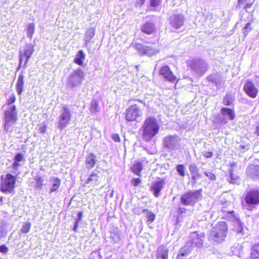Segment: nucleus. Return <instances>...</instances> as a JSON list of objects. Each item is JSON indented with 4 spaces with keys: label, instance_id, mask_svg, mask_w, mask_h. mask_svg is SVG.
Returning <instances> with one entry per match:
<instances>
[{
    "label": "nucleus",
    "instance_id": "obj_1",
    "mask_svg": "<svg viewBox=\"0 0 259 259\" xmlns=\"http://www.w3.org/2000/svg\"><path fill=\"white\" fill-rule=\"evenodd\" d=\"M229 233V226L226 221H221L212 225L208 235V241L213 245L224 242Z\"/></svg>",
    "mask_w": 259,
    "mask_h": 259
},
{
    "label": "nucleus",
    "instance_id": "obj_2",
    "mask_svg": "<svg viewBox=\"0 0 259 259\" xmlns=\"http://www.w3.org/2000/svg\"><path fill=\"white\" fill-rule=\"evenodd\" d=\"M141 128L143 131V139L148 142L159 133L160 125L157 119L150 116L145 118Z\"/></svg>",
    "mask_w": 259,
    "mask_h": 259
},
{
    "label": "nucleus",
    "instance_id": "obj_3",
    "mask_svg": "<svg viewBox=\"0 0 259 259\" xmlns=\"http://www.w3.org/2000/svg\"><path fill=\"white\" fill-rule=\"evenodd\" d=\"M17 177L11 173L3 175L0 179V191L4 193H13L17 182Z\"/></svg>",
    "mask_w": 259,
    "mask_h": 259
},
{
    "label": "nucleus",
    "instance_id": "obj_4",
    "mask_svg": "<svg viewBox=\"0 0 259 259\" xmlns=\"http://www.w3.org/2000/svg\"><path fill=\"white\" fill-rule=\"evenodd\" d=\"M134 48L141 55L149 56L155 55L159 52V48L156 43L153 42L151 45H145L140 42H134Z\"/></svg>",
    "mask_w": 259,
    "mask_h": 259
},
{
    "label": "nucleus",
    "instance_id": "obj_5",
    "mask_svg": "<svg viewBox=\"0 0 259 259\" xmlns=\"http://www.w3.org/2000/svg\"><path fill=\"white\" fill-rule=\"evenodd\" d=\"M201 190L189 191L181 195V202L184 205H194L201 196Z\"/></svg>",
    "mask_w": 259,
    "mask_h": 259
},
{
    "label": "nucleus",
    "instance_id": "obj_6",
    "mask_svg": "<svg viewBox=\"0 0 259 259\" xmlns=\"http://www.w3.org/2000/svg\"><path fill=\"white\" fill-rule=\"evenodd\" d=\"M244 200L251 211L256 206L259 205V188H253L247 191Z\"/></svg>",
    "mask_w": 259,
    "mask_h": 259
},
{
    "label": "nucleus",
    "instance_id": "obj_7",
    "mask_svg": "<svg viewBox=\"0 0 259 259\" xmlns=\"http://www.w3.org/2000/svg\"><path fill=\"white\" fill-rule=\"evenodd\" d=\"M16 109V106L15 105H12L9 109L5 111V124L4 126L5 130L8 131L11 124L15 123L17 121L18 117Z\"/></svg>",
    "mask_w": 259,
    "mask_h": 259
},
{
    "label": "nucleus",
    "instance_id": "obj_8",
    "mask_svg": "<svg viewBox=\"0 0 259 259\" xmlns=\"http://www.w3.org/2000/svg\"><path fill=\"white\" fill-rule=\"evenodd\" d=\"M72 114L70 109L66 105H62V110L58 117V127L60 130L65 128L70 123Z\"/></svg>",
    "mask_w": 259,
    "mask_h": 259
},
{
    "label": "nucleus",
    "instance_id": "obj_9",
    "mask_svg": "<svg viewBox=\"0 0 259 259\" xmlns=\"http://www.w3.org/2000/svg\"><path fill=\"white\" fill-rule=\"evenodd\" d=\"M124 114L125 120L129 122L138 121V119L143 115L141 109L136 104L128 107Z\"/></svg>",
    "mask_w": 259,
    "mask_h": 259
},
{
    "label": "nucleus",
    "instance_id": "obj_10",
    "mask_svg": "<svg viewBox=\"0 0 259 259\" xmlns=\"http://www.w3.org/2000/svg\"><path fill=\"white\" fill-rule=\"evenodd\" d=\"M34 52V46L28 44L25 46L24 50L19 51V64L17 70H19L22 64L23 60H25L24 67L26 66L29 60Z\"/></svg>",
    "mask_w": 259,
    "mask_h": 259
},
{
    "label": "nucleus",
    "instance_id": "obj_11",
    "mask_svg": "<svg viewBox=\"0 0 259 259\" xmlns=\"http://www.w3.org/2000/svg\"><path fill=\"white\" fill-rule=\"evenodd\" d=\"M84 77V73L81 69L75 70L68 78V84L72 88L75 87L81 83Z\"/></svg>",
    "mask_w": 259,
    "mask_h": 259
},
{
    "label": "nucleus",
    "instance_id": "obj_12",
    "mask_svg": "<svg viewBox=\"0 0 259 259\" xmlns=\"http://www.w3.org/2000/svg\"><path fill=\"white\" fill-rule=\"evenodd\" d=\"M159 74L165 80L171 83H175V85L179 81L177 76L174 73L169 66L167 65H163L160 68Z\"/></svg>",
    "mask_w": 259,
    "mask_h": 259
},
{
    "label": "nucleus",
    "instance_id": "obj_13",
    "mask_svg": "<svg viewBox=\"0 0 259 259\" xmlns=\"http://www.w3.org/2000/svg\"><path fill=\"white\" fill-rule=\"evenodd\" d=\"M245 93L250 98H255L258 94V89L255 87L253 81L250 79L247 80L243 86Z\"/></svg>",
    "mask_w": 259,
    "mask_h": 259
},
{
    "label": "nucleus",
    "instance_id": "obj_14",
    "mask_svg": "<svg viewBox=\"0 0 259 259\" xmlns=\"http://www.w3.org/2000/svg\"><path fill=\"white\" fill-rule=\"evenodd\" d=\"M179 141V138L177 135H168L163 138V146L165 148L174 150Z\"/></svg>",
    "mask_w": 259,
    "mask_h": 259
},
{
    "label": "nucleus",
    "instance_id": "obj_15",
    "mask_svg": "<svg viewBox=\"0 0 259 259\" xmlns=\"http://www.w3.org/2000/svg\"><path fill=\"white\" fill-rule=\"evenodd\" d=\"M165 180L163 179L158 178L150 186V189L153 192L155 197H158L165 185Z\"/></svg>",
    "mask_w": 259,
    "mask_h": 259
},
{
    "label": "nucleus",
    "instance_id": "obj_16",
    "mask_svg": "<svg viewBox=\"0 0 259 259\" xmlns=\"http://www.w3.org/2000/svg\"><path fill=\"white\" fill-rule=\"evenodd\" d=\"M141 30L146 34L151 35L156 32L157 28L154 22L148 21L141 25Z\"/></svg>",
    "mask_w": 259,
    "mask_h": 259
},
{
    "label": "nucleus",
    "instance_id": "obj_17",
    "mask_svg": "<svg viewBox=\"0 0 259 259\" xmlns=\"http://www.w3.org/2000/svg\"><path fill=\"white\" fill-rule=\"evenodd\" d=\"M97 159L96 156L93 153H90L85 157V164L89 169H91L95 167L97 164Z\"/></svg>",
    "mask_w": 259,
    "mask_h": 259
},
{
    "label": "nucleus",
    "instance_id": "obj_18",
    "mask_svg": "<svg viewBox=\"0 0 259 259\" xmlns=\"http://www.w3.org/2000/svg\"><path fill=\"white\" fill-rule=\"evenodd\" d=\"M170 23L172 27L178 28L184 24V19L181 15H174L170 17Z\"/></svg>",
    "mask_w": 259,
    "mask_h": 259
},
{
    "label": "nucleus",
    "instance_id": "obj_19",
    "mask_svg": "<svg viewBox=\"0 0 259 259\" xmlns=\"http://www.w3.org/2000/svg\"><path fill=\"white\" fill-rule=\"evenodd\" d=\"M255 0H238L237 7H242L243 10L249 13V9L251 8Z\"/></svg>",
    "mask_w": 259,
    "mask_h": 259
},
{
    "label": "nucleus",
    "instance_id": "obj_20",
    "mask_svg": "<svg viewBox=\"0 0 259 259\" xmlns=\"http://www.w3.org/2000/svg\"><path fill=\"white\" fill-rule=\"evenodd\" d=\"M168 250L164 246H160L156 251V259H168Z\"/></svg>",
    "mask_w": 259,
    "mask_h": 259
},
{
    "label": "nucleus",
    "instance_id": "obj_21",
    "mask_svg": "<svg viewBox=\"0 0 259 259\" xmlns=\"http://www.w3.org/2000/svg\"><path fill=\"white\" fill-rule=\"evenodd\" d=\"M189 169L192 176L193 183L196 184L198 179L201 178V175L199 173V169L197 166L194 164L190 165Z\"/></svg>",
    "mask_w": 259,
    "mask_h": 259
},
{
    "label": "nucleus",
    "instance_id": "obj_22",
    "mask_svg": "<svg viewBox=\"0 0 259 259\" xmlns=\"http://www.w3.org/2000/svg\"><path fill=\"white\" fill-rule=\"evenodd\" d=\"M246 171L247 176L251 178L259 177V165H249Z\"/></svg>",
    "mask_w": 259,
    "mask_h": 259
},
{
    "label": "nucleus",
    "instance_id": "obj_23",
    "mask_svg": "<svg viewBox=\"0 0 259 259\" xmlns=\"http://www.w3.org/2000/svg\"><path fill=\"white\" fill-rule=\"evenodd\" d=\"M249 259H259V242L251 245Z\"/></svg>",
    "mask_w": 259,
    "mask_h": 259
},
{
    "label": "nucleus",
    "instance_id": "obj_24",
    "mask_svg": "<svg viewBox=\"0 0 259 259\" xmlns=\"http://www.w3.org/2000/svg\"><path fill=\"white\" fill-rule=\"evenodd\" d=\"M191 240V244L193 247H201L203 245V239L201 234L195 233Z\"/></svg>",
    "mask_w": 259,
    "mask_h": 259
},
{
    "label": "nucleus",
    "instance_id": "obj_25",
    "mask_svg": "<svg viewBox=\"0 0 259 259\" xmlns=\"http://www.w3.org/2000/svg\"><path fill=\"white\" fill-rule=\"evenodd\" d=\"M24 76L23 74H20L16 83V90L19 95H21L24 91Z\"/></svg>",
    "mask_w": 259,
    "mask_h": 259
},
{
    "label": "nucleus",
    "instance_id": "obj_26",
    "mask_svg": "<svg viewBox=\"0 0 259 259\" xmlns=\"http://www.w3.org/2000/svg\"><path fill=\"white\" fill-rule=\"evenodd\" d=\"M143 166L142 162L136 161L131 167V170L136 175L141 176Z\"/></svg>",
    "mask_w": 259,
    "mask_h": 259
},
{
    "label": "nucleus",
    "instance_id": "obj_27",
    "mask_svg": "<svg viewBox=\"0 0 259 259\" xmlns=\"http://www.w3.org/2000/svg\"><path fill=\"white\" fill-rule=\"evenodd\" d=\"M85 58V54L83 50H79L74 59L75 64L81 66L83 65V61Z\"/></svg>",
    "mask_w": 259,
    "mask_h": 259
},
{
    "label": "nucleus",
    "instance_id": "obj_28",
    "mask_svg": "<svg viewBox=\"0 0 259 259\" xmlns=\"http://www.w3.org/2000/svg\"><path fill=\"white\" fill-rule=\"evenodd\" d=\"M221 113L223 115L228 114L230 119L233 120L235 117V114L233 109H230L227 107H223L221 108Z\"/></svg>",
    "mask_w": 259,
    "mask_h": 259
},
{
    "label": "nucleus",
    "instance_id": "obj_29",
    "mask_svg": "<svg viewBox=\"0 0 259 259\" xmlns=\"http://www.w3.org/2000/svg\"><path fill=\"white\" fill-rule=\"evenodd\" d=\"M52 182H53L52 187L50 189V193H52V192H55V191H56L58 190V189H59V188L61 185V181L59 178L55 177V178H52Z\"/></svg>",
    "mask_w": 259,
    "mask_h": 259
},
{
    "label": "nucleus",
    "instance_id": "obj_30",
    "mask_svg": "<svg viewBox=\"0 0 259 259\" xmlns=\"http://www.w3.org/2000/svg\"><path fill=\"white\" fill-rule=\"evenodd\" d=\"M144 212H146V223L148 225L151 224L154 221L156 218V214L152 212L151 211H149L147 209H144Z\"/></svg>",
    "mask_w": 259,
    "mask_h": 259
},
{
    "label": "nucleus",
    "instance_id": "obj_31",
    "mask_svg": "<svg viewBox=\"0 0 259 259\" xmlns=\"http://www.w3.org/2000/svg\"><path fill=\"white\" fill-rule=\"evenodd\" d=\"M31 224L30 222H25L20 229V232L22 234L28 233L31 229Z\"/></svg>",
    "mask_w": 259,
    "mask_h": 259
},
{
    "label": "nucleus",
    "instance_id": "obj_32",
    "mask_svg": "<svg viewBox=\"0 0 259 259\" xmlns=\"http://www.w3.org/2000/svg\"><path fill=\"white\" fill-rule=\"evenodd\" d=\"M176 169L180 176L184 177L186 176L185 167L184 165L182 164H178L176 166Z\"/></svg>",
    "mask_w": 259,
    "mask_h": 259
},
{
    "label": "nucleus",
    "instance_id": "obj_33",
    "mask_svg": "<svg viewBox=\"0 0 259 259\" xmlns=\"http://www.w3.org/2000/svg\"><path fill=\"white\" fill-rule=\"evenodd\" d=\"M34 28H35L34 24L33 23H30L27 26L26 30H27V34H28V37H29L30 38L32 37V35L34 33Z\"/></svg>",
    "mask_w": 259,
    "mask_h": 259
},
{
    "label": "nucleus",
    "instance_id": "obj_34",
    "mask_svg": "<svg viewBox=\"0 0 259 259\" xmlns=\"http://www.w3.org/2000/svg\"><path fill=\"white\" fill-rule=\"evenodd\" d=\"M223 103L225 105H231L232 103V99L231 96L230 95H226L223 98Z\"/></svg>",
    "mask_w": 259,
    "mask_h": 259
},
{
    "label": "nucleus",
    "instance_id": "obj_35",
    "mask_svg": "<svg viewBox=\"0 0 259 259\" xmlns=\"http://www.w3.org/2000/svg\"><path fill=\"white\" fill-rule=\"evenodd\" d=\"M252 28L251 27L250 23H247L246 24L242 30V32L244 36H246L248 34L249 32L252 30Z\"/></svg>",
    "mask_w": 259,
    "mask_h": 259
},
{
    "label": "nucleus",
    "instance_id": "obj_36",
    "mask_svg": "<svg viewBox=\"0 0 259 259\" xmlns=\"http://www.w3.org/2000/svg\"><path fill=\"white\" fill-rule=\"evenodd\" d=\"M98 102L97 101H93L91 104V111L92 112H96L98 111Z\"/></svg>",
    "mask_w": 259,
    "mask_h": 259
},
{
    "label": "nucleus",
    "instance_id": "obj_37",
    "mask_svg": "<svg viewBox=\"0 0 259 259\" xmlns=\"http://www.w3.org/2000/svg\"><path fill=\"white\" fill-rule=\"evenodd\" d=\"M142 183V180L139 178H134L131 180V184L135 187L139 186Z\"/></svg>",
    "mask_w": 259,
    "mask_h": 259
},
{
    "label": "nucleus",
    "instance_id": "obj_38",
    "mask_svg": "<svg viewBox=\"0 0 259 259\" xmlns=\"http://www.w3.org/2000/svg\"><path fill=\"white\" fill-rule=\"evenodd\" d=\"M93 180H95L96 182H98V176L96 174L93 173L90 175V177L87 180L86 183L89 184Z\"/></svg>",
    "mask_w": 259,
    "mask_h": 259
},
{
    "label": "nucleus",
    "instance_id": "obj_39",
    "mask_svg": "<svg viewBox=\"0 0 259 259\" xmlns=\"http://www.w3.org/2000/svg\"><path fill=\"white\" fill-rule=\"evenodd\" d=\"M16 101V96L15 94H12L11 96L9 98V99L7 101V104L8 105H10L15 102Z\"/></svg>",
    "mask_w": 259,
    "mask_h": 259
},
{
    "label": "nucleus",
    "instance_id": "obj_40",
    "mask_svg": "<svg viewBox=\"0 0 259 259\" xmlns=\"http://www.w3.org/2000/svg\"><path fill=\"white\" fill-rule=\"evenodd\" d=\"M39 132L41 134H45L47 132V125L46 123H42L41 124H39Z\"/></svg>",
    "mask_w": 259,
    "mask_h": 259
},
{
    "label": "nucleus",
    "instance_id": "obj_41",
    "mask_svg": "<svg viewBox=\"0 0 259 259\" xmlns=\"http://www.w3.org/2000/svg\"><path fill=\"white\" fill-rule=\"evenodd\" d=\"M204 174L211 181H215L216 180L215 175L211 172L205 171V172H204Z\"/></svg>",
    "mask_w": 259,
    "mask_h": 259
},
{
    "label": "nucleus",
    "instance_id": "obj_42",
    "mask_svg": "<svg viewBox=\"0 0 259 259\" xmlns=\"http://www.w3.org/2000/svg\"><path fill=\"white\" fill-rule=\"evenodd\" d=\"M24 159V155L22 153H18L15 156L14 160L19 162Z\"/></svg>",
    "mask_w": 259,
    "mask_h": 259
},
{
    "label": "nucleus",
    "instance_id": "obj_43",
    "mask_svg": "<svg viewBox=\"0 0 259 259\" xmlns=\"http://www.w3.org/2000/svg\"><path fill=\"white\" fill-rule=\"evenodd\" d=\"M112 139L115 142L119 143L121 142L120 136L118 134H113L111 136Z\"/></svg>",
    "mask_w": 259,
    "mask_h": 259
},
{
    "label": "nucleus",
    "instance_id": "obj_44",
    "mask_svg": "<svg viewBox=\"0 0 259 259\" xmlns=\"http://www.w3.org/2000/svg\"><path fill=\"white\" fill-rule=\"evenodd\" d=\"M162 0H150V5L152 7H155L159 5Z\"/></svg>",
    "mask_w": 259,
    "mask_h": 259
},
{
    "label": "nucleus",
    "instance_id": "obj_45",
    "mask_svg": "<svg viewBox=\"0 0 259 259\" xmlns=\"http://www.w3.org/2000/svg\"><path fill=\"white\" fill-rule=\"evenodd\" d=\"M203 155L206 158H209L212 157L213 153L212 151H205L204 152Z\"/></svg>",
    "mask_w": 259,
    "mask_h": 259
},
{
    "label": "nucleus",
    "instance_id": "obj_46",
    "mask_svg": "<svg viewBox=\"0 0 259 259\" xmlns=\"http://www.w3.org/2000/svg\"><path fill=\"white\" fill-rule=\"evenodd\" d=\"M0 251L2 253H6L8 251V248L5 245L0 246Z\"/></svg>",
    "mask_w": 259,
    "mask_h": 259
},
{
    "label": "nucleus",
    "instance_id": "obj_47",
    "mask_svg": "<svg viewBox=\"0 0 259 259\" xmlns=\"http://www.w3.org/2000/svg\"><path fill=\"white\" fill-rule=\"evenodd\" d=\"M145 0H136L135 5L137 7H140L144 4Z\"/></svg>",
    "mask_w": 259,
    "mask_h": 259
},
{
    "label": "nucleus",
    "instance_id": "obj_48",
    "mask_svg": "<svg viewBox=\"0 0 259 259\" xmlns=\"http://www.w3.org/2000/svg\"><path fill=\"white\" fill-rule=\"evenodd\" d=\"M235 225L240 226V228L236 230L237 233L242 232L243 229L240 222H237L235 223Z\"/></svg>",
    "mask_w": 259,
    "mask_h": 259
},
{
    "label": "nucleus",
    "instance_id": "obj_49",
    "mask_svg": "<svg viewBox=\"0 0 259 259\" xmlns=\"http://www.w3.org/2000/svg\"><path fill=\"white\" fill-rule=\"evenodd\" d=\"M187 209L185 207H180L178 209V212L179 214H182L183 213L186 212Z\"/></svg>",
    "mask_w": 259,
    "mask_h": 259
},
{
    "label": "nucleus",
    "instance_id": "obj_50",
    "mask_svg": "<svg viewBox=\"0 0 259 259\" xmlns=\"http://www.w3.org/2000/svg\"><path fill=\"white\" fill-rule=\"evenodd\" d=\"M189 253V251H183V252H181L178 255L177 257V259H179V258L181 256H186Z\"/></svg>",
    "mask_w": 259,
    "mask_h": 259
},
{
    "label": "nucleus",
    "instance_id": "obj_51",
    "mask_svg": "<svg viewBox=\"0 0 259 259\" xmlns=\"http://www.w3.org/2000/svg\"><path fill=\"white\" fill-rule=\"evenodd\" d=\"M82 213H83L82 211L78 212L77 213L78 218L76 219L75 221L80 222L82 219Z\"/></svg>",
    "mask_w": 259,
    "mask_h": 259
},
{
    "label": "nucleus",
    "instance_id": "obj_52",
    "mask_svg": "<svg viewBox=\"0 0 259 259\" xmlns=\"http://www.w3.org/2000/svg\"><path fill=\"white\" fill-rule=\"evenodd\" d=\"M20 166V164L19 162L15 161L12 165L13 168L15 169H17V168Z\"/></svg>",
    "mask_w": 259,
    "mask_h": 259
},
{
    "label": "nucleus",
    "instance_id": "obj_53",
    "mask_svg": "<svg viewBox=\"0 0 259 259\" xmlns=\"http://www.w3.org/2000/svg\"><path fill=\"white\" fill-rule=\"evenodd\" d=\"M79 223V222L75 221L74 225L73 228V230L74 232H76L77 231V228L78 227Z\"/></svg>",
    "mask_w": 259,
    "mask_h": 259
},
{
    "label": "nucleus",
    "instance_id": "obj_54",
    "mask_svg": "<svg viewBox=\"0 0 259 259\" xmlns=\"http://www.w3.org/2000/svg\"><path fill=\"white\" fill-rule=\"evenodd\" d=\"M254 134L255 135L259 136V123L256 125L255 127V130L254 132Z\"/></svg>",
    "mask_w": 259,
    "mask_h": 259
},
{
    "label": "nucleus",
    "instance_id": "obj_55",
    "mask_svg": "<svg viewBox=\"0 0 259 259\" xmlns=\"http://www.w3.org/2000/svg\"><path fill=\"white\" fill-rule=\"evenodd\" d=\"M131 101H138V102H139L141 103H143L145 104V102H144L143 100H141L140 99H132Z\"/></svg>",
    "mask_w": 259,
    "mask_h": 259
},
{
    "label": "nucleus",
    "instance_id": "obj_56",
    "mask_svg": "<svg viewBox=\"0 0 259 259\" xmlns=\"http://www.w3.org/2000/svg\"><path fill=\"white\" fill-rule=\"evenodd\" d=\"M4 199V197L3 196H1L0 197V203L1 205H3V204H4V202H3Z\"/></svg>",
    "mask_w": 259,
    "mask_h": 259
}]
</instances>
